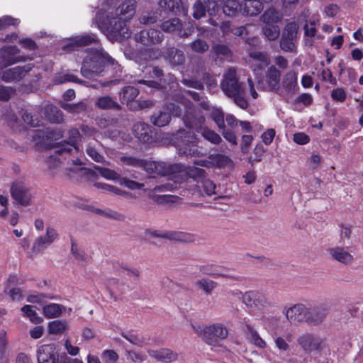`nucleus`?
Wrapping results in <instances>:
<instances>
[{
	"label": "nucleus",
	"instance_id": "nucleus-13",
	"mask_svg": "<svg viewBox=\"0 0 363 363\" xmlns=\"http://www.w3.org/2000/svg\"><path fill=\"white\" fill-rule=\"evenodd\" d=\"M150 235L155 238H165L177 242H192L196 240L194 235L181 231L154 230L150 232Z\"/></svg>",
	"mask_w": 363,
	"mask_h": 363
},
{
	"label": "nucleus",
	"instance_id": "nucleus-46",
	"mask_svg": "<svg viewBox=\"0 0 363 363\" xmlns=\"http://www.w3.org/2000/svg\"><path fill=\"white\" fill-rule=\"evenodd\" d=\"M196 286L203 290L206 294H211L217 286L214 281L203 278L196 282Z\"/></svg>",
	"mask_w": 363,
	"mask_h": 363
},
{
	"label": "nucleus",
	"instance_id": "nucleus-30",
	"mask_svg": "<svg viewBox=\"0 0 363 363\" xmlns=\"http://www.w3.org/2000/svg\"><path fill=\"white\" fill-rule=\"evenodd\" d=\"M201 107L205 110H210V116L216 123L219 129H224L225 119L223 111L220 108L213 107L210 109V106L207 102L203 101L201 104Z\"/></svg>",
	"mask_w": 363,
	"mask_h": 363
},
{
	"label": "nucleus",
	"instance_id": "nucleus-32",
	"mask_svg": "<svg viewBox=\"0 0 363 363\" xmlns=\"http://www.w3.org/2000/svg\"><path fill=\"white\" fill-rule=\"evenodd\" d=\"M282 86L289 94L296 92L298 88L297 74L294 71L288 72L283 78Z\"/></svg>",
	"mask_w": 363,
	"mask_h": 363
},
{
	"label": "nucleus",
	"instance_id": "nucleus-49",
	"mask_svg": "<svg viewBox=\"0 0 363 363\" xmlns=\"http://www.w3.org/2000/svg\"><path fill=\"white\" fill-rule=\"evenodd\" d=\"M255 291H250L242 294L241 291L237 290L234 292V294L238 298L241 297L243 303H245L247 307L253 308L255 306V303H253V298H255Z\"/></svg>",
	"mask_w": 363,
	"mask_h": 363
},
{
	"label": "nucleus",
	"instance_id": "nucleus-64",
	"mask_svg": "<svg viewBox=\"0 0 363 363\" xmlns=\"http://www.w3.org/2000/svg\"><path fill=\"white\" fill-rule=\"evenodd\" d=\"M119 184L121 185H124L125 186L130 189H139L144 186L143 184H140L136 182L129 180L125 178H121V179L119 180Z\"/></svg>",
	"mask_w": 363,
	"mask_h": 363
},
{
	"label": "nucleus",
	"instance_id": "nucleus-6",
	"mask_svg": "<svg viewBox=\"0 0 363 363\" xmlns=\"http://www.w3.org/2000/svg\"><path fill=\"white\" fill-rule=\"evenodd\" d=\"M176 139L175 146L179 155L186 157H199L202 155L198 147L199 139L195 134L179 130Z\"/></svg>",
	"mask_w": 363,
	"mask_h": 363
},
{
	"label": "nucleus",
	"instance_id": "nucleus-59",
	"mask_svg": "<svg viewBox=\"0 0 363 363\" xmlns=\"http://www.w3.org/2000/svg\"><path fill=\"white\" fill-rule=\"evenodd\" d=\"M192 50L196 52H204L208 49V45L204 40L201 39L196 40L191 43Z\"/></svg>",
	"mask_w": 363,
	"mask_h": 363
},
{
	"label": "nucleus",
	"instance_id": "nucleus-26",
	"mask_svg": "<svg viewBox=\"0 0 363 363\" xmlns=\"http://www.w3.org/2000/svg\"><path fill=\"white\" fill-rule=\"evenodd\" d=\"M262 9V4L259 0H245L240 6V12L249 16L257 15Z\"/></svg>",
	"mask_w": 363,
	"mask_h": 363
},
{
	"label": "nucleus",
	"instance_id": "nucleus-11",
	"mask_svg": "<svg viewBox=\"0 0 363 363\" xmlns=\"http://www.w3.org/2000/svg\"><path fill=\"white\" fill-rule=\"evenodd\" d=\"M19 49L16 46H4L0 49V68L10 66L19 62L26 61V58L18 55Z\"/></svg>",
	"mask_w": 363,
	"mask_h": 363
},
{
	"label": "nucleus",
	"instance_id": "nucleus-28",
	"mask_svg": "<svg viewBox=\"0 0 363 363\" xmlns=\"http://www.w3.org/2000/svg\"><path fill=\"white\" fill-rule=\"evenodd\" d=\"M133 133L143 143H148L151 139V130L149 125L143 122L135 123L133 128Z\"/></svg>",
	"mask_w": 363,
	"mask_h": 363
},
{
	"label": "nucleus",
	"instance_id": "nucleus-24",
	"mask_svg": "<svg viewBox=\"0 0 363 363\" xmlns=\"http://www.w3.org/2000/svg\"><path fill=\"white\" fill-rule=\"evenodd\" d=\"M147 352L152 358L164 363H169L177 359V354L167 348L149 350Z\"/></svg>",
	"mask_w": 363,
	"mask_h": 363
},
{
	"label": "nucleus",
	"instance_id": "nucleus-3",
	"mask_svg": "<svg viewBox=\"0 0 363 363\" xmlns=\"http://www.w3.org/2000/svg\"><path fill=\"white\" fill-rule=\"evenodd\" d=\"M220 86L225 95L232 99L237 106L242 109L247 108L246 87L239 82L235 68H230L223 74Z\"/></svg>",
	"mask_w": 363,
	"mask_h": 363
},
{
	"label": "nucleus",
	"instance_id": "nucleus-7",
	"mask_svg": "<svg viewBox=\"0 0 363 363\" xmlns=\"http://www.w3.org/2000/svg\"><path fill=\"white\" fill-rule=\"evenodd\" d=\"M296 343L307 354L319 353L325 348V339L313 333L306 332L299 335Z\"/></svg>",
	"mask_w": 363,
	"mask_h": 363
},
{
	"label": "nucleus",
	"instance_id": "nucleus-47",
	"mask_svg": "<svg viewBox=\"0 0 363 363\" xmlns=\"http://www.w3.org/2000/svg\"><path fill=\"white\" fill-rule=\"evenodd\" d=\"M94 168L101 175V177L108 180L118 181L119 182V180L121 178L120 174L113 169L99 166H95Z\"/></svg>",
	"mask_w": 363,
	"mask_h": 363
},
{
	"label": "nucleus",
	"instance_id": "nucleus-22",
	"mask_svg": "<svg viewBox=\"0 0 363 363\" xmlns=\"http://www.w3.org/2000/svg\"><path fill=\"white\" fill-rule=\"evenodd\" d=\"M164 10L174 12L175 13H182L186 16L188 13L187 0H179V2H175L174 0H160L159 3Z\"/></svg>",
	"mask_w": 363,
	"mask_h": 363
},
{
	"label": "nucleus",
	"instance_id": "nucleus-15",
	"mask_svg": "<svg viewBox=\"0 0 363 363\" xmlns=\"http://www.w3.org/2000/svg\"><path fill=\"white\" fill-rule=\"evenodd\" d=\"M58 238L57 230L52 227L48 226L46 228V233L38 237L33 245L34 252H40L47 249Z\"/></svg>",
	"mask_w": 363,
	"mask_h": 363
},
{
	"label": "nucleus",
	"instance_id": "nucleus-34",
	"mask_svg": "<svg viewBox=\"0 0 363 363\" xmlns=\"http://www.w3.org/2000/svg\"><path fill=\"white\" fill-rule=\"evenodd\" d=\"M280 72L274 66H271L267 71L266 77L269 86L272 90H277L279 86Z\"/></svg>",
	"mask_w": 363,
	"mask_h": 363
},
{
	"label": "nucleus",
	"instance_id": "nucleus-45",
	"mask_svg": "<svg viewBox=\"0 0 363 363\" xmlns=\"http://www.w3.org/2000/svg\"><path fill=\"white\" fill-rule=\"evenodd\" d=\"M210 159L212 160V167H217L223 168L230 166L233 164L232 160L228 157L223 155H211Z\"/></svg>",
	"mask_w": 363,
	"mask_h": 363
},
{
	"label": "nucleus",
	"instance_id": "nucleus-25",
	"mask_svg": "<svg viewBox=\"0 0 363 363\" xmlns=\"http://www.w3.org/2000/svg\"><path fill=\"white\" fill-rule=\"evenodd\" d=\"M208 336L206 342L212 345L213 340L211 336L216 337L220 340H224L228 337V331L225 326L221 323H214L208 325Z\"/></svg>",
	"mask_w": 363,
	"mask_h": 363
},
{
	"label": "nucleus",
	"instance_id": "nucleus-60",
	"mask_svg": "<svg viewBox=\"0 0 363 363\" xmlns=\"http://www.w3.org/2000/svg\"><path fill=\"white\" fill-rule=\"evenodd\" d=\"M218 265L213 264H203L199 267V271L201 273L206 275H210L215 277V274H218V270L216 269Z\"/></svg>",
	"mask_w": 363,
	"mask_h": 363
},
{
	"label": "nucleus",
	"instance_id": "nucleus-36",
	"mask_svg": "<svg viewBox=\"0 0 363 363\" xmlns=\"http://www.w3.org/2000/svg\"><path fill=\"white\" fill-rule=\"evenodd\" d=\"M71 43L69 44V46L71 48H75L77 47H81L84 45H89L92 43H96L97 39L94 35H89L84 34L82 35H77L72 37L71 39Z\"/></svg>",
	"mask_w": 363,
	"mask_h": 363
},
{
	"label": "nucleus",
	"instance_id": "nucleus-9",
	"mask_svg": "<svg viewBox=\"0 0 363 363\" xmlns=\"http://www.w3.org/2000/svg\"><path fill=\"white\" fill-rule=\"evenodd\" d=\"M298 26L294 23L286 25L280 41L281 48L286 52H294L296 50L295 42L297 38Z\"/></svg>",
	"mask_w": 363,
	"mask_h": 363
},
{
	"label": "nucleus",
	"instance_id": "nucleus-63",
	"mask_svg": "<svg viewBox=\"0 0 363 363\" xmlns=\"http://www.w3.org/2000/svg\"><path fill=\"white\" fill-rule=\"evenodd\" d=\"M203 188L208 196H211L216 194V186L213 181L208 179H205L203 181Z\"/></svg>",
	"mask_w": 363,
	"mask_h": 363
},
{
	"label": "nucleus",
	"instance_id": "nucleus-19",
	"mask_svg": "<svg viewBox=\"0 0 363 363\" xmlns=\"http://www.w3.org/2000/svg\"><path fill=\"white\" fill-rule=\"evenodd\" d=\"M162 34L155 29L144 30L135 35V40L145 45L160 43L162 40Z\"/></svg>",
	"mask_w": 363,
	"mask_h": 363
},
{
	"label": "nucleus",
	"instance_id": "nucleus-8",
	"mask_svg": "<svg viewBox=\"0 0 363 363\" xmlns=\"http://www.w3.org/2000/svg\"><path fill=\"white\" fill-rule=\"evenodd\" d=\"M182 98L187 99L184 96H177L176 100L179 105L176 106L174 104H167L164 111H160L152 116V123L156 126L163 127L169 124L171 120L170 113L177 116H183L185 108L181 104Z\"/></svg>",
	"mask_w": 363,
	"mask_h": 363
},
{
	"label": "nucleus",
	"instance_id": "nucleus-31",
	"mask_svg": "<svg viewBox=\"0 0 363 363\" xmlns=\"http://www.w3.org/2000/svg\"><path fill=\"white\" fill-rule=\"evenodd\" d=\"M18 278L16 276L11 275L7 279V285L5 292L11 297L13 301H20L22 298V291L20 288L13 287L17 283Z\"/></svg>",
	"mask_w": 363,
	"mask_h": 363
},
{
	"label": "nucleus",
	"instance_id": "nucleus-56",
	"mask_svg": "<svg viewBox=\"0 0 363 363\" xmlns=\"http://www.w3.org/2000/svg\"><path fill=\"white\" fill-rule=\"evenodd\" d=\"M66 82H74L77 83H81V81L77 79V78L72 74L66 73V74H60L56 76L54 82L55 84H62Z\"/></svg>",
	"mask_w": 363,
	"mask_h": 363
},
{
	"label": "nucleus",
	"instance_id": "nucleus-35",
	"mask_svg": "<svg viewBox=\"0 0 363 363\" xmlns=\"http://www.w3.org/2000/svg\"><path fill=\"white\" fill-rule=\"evenodd\" d=\"M165 58L173 66L182 65L185 61L184 52L174 48L167 51Z\"/></svg>",
	"mask_w": 363,
	"mask_h": 363
},
{
	"label": "nucleus",
	"instance_id": "nucleus-10",
	"mask_svg": "<svg viewBox=\"0 0 363 363\" xmlns=\"http://www.w3.org/2000/svg\"><path fill=\"white\" fill-rule=\"evenodd\" d=\"M161 28L164 32L176 33L181 38H186L191 35L194 31L193 26L190 23L183 25L179 18H173L163 22Z\"/></svg>",
	"mask_w": 363,
	"mask_h": 363
},
{
	"label": "nucleus",
	"instance_id": "nucleus-17",
	"mask_svg": "<svg viewBox=\"0 0 363 363\" xmlns=\"http://www.w3.org/2000/svg\"><path fill=\"white\" fill-rule=\"evenodd\" d=\"M33 67V64L8 69L1 73V79L6 82L18 81L24 77Z\"/></svg>",
	"mask_w": 363,
	"mask_h": 363
},
{
	"label": "nucleus",
	"instance_id": "nucleus-16",
	"mask_svg": "<svg viewBox=\"0 0 363 363\" xmlns=\"http://www.w3.org/2000/svg\"><path fill=\"white\" fill-rule=\"evenodd\" d=\"M59 354L54 344L40 346L37 351L38 363H56Z\"/></svg>",
	"mask_w": 363,
	"mask_h": 363
},
{
	"label": "nucleus",
	"instance_id": "nucleus-44",
	"mask_svg": "<svg viewBox=\"0 0 363 363\" xmlns=\"http://www.w3.org/2000/svg\"><path fill=\"white\" fill-rule=\"evenodd\" d=\"M264 36L269 40H274L278 38L280 34L279 28L275 24L265 23L262 29Z\"/></svg>",
	"mask_w": 363,
	"mask_h": 363
},
{
	"label": "nucleus",
	"instance_id": "nucleus-27",
	"mask_svg": "<svg viewBox=\"0 0 363 363\" xmlns=\"http://www.w3.org/2000/svg\"><path fill=\"white\" fill-rule=\"evenodd\" d=\"M135 13V0H127L124 1L116 11V14L121 16L120 19H130Z\"/></svg>",
	"mask_w": 363,
	"mask_h": 363
},
{
	"label": "nucleus",
	"instance_id": "nucleus-50",
	"mask_svg": "<svg viewBox=\"0 0 363 363\" xmlns=\"http://www.w3.org/2000/svg\"><path fill=\"white\" fill-rule=\"evenodd\" d=\"M253 303H255L253 308H257L258 310H262L269 305V302L264 294L257 291L255 292Z\"/></svg>",
	"mask_w": 363,
	"mask_h": 363
},
{
	"label": "nucleus",
	"instance_id": "nucleus-37",
	"mask_svg": "<svg viewBox=\"0 0 363 363\" xmlns=\"http://www.w3.org/2000/svg\"><path fill=\"white\" fill-rule=\"evenodd\" d=\"M65 310V308L57 303H50L43 306V313L47 318H55L59 317L62 312Z\"/></svg>",
	"mask_w": 363,
	"mask_h": 363
},
{
	"label": "nucleus",
	"instance_id": "nucleus-14",
	"mask_svg": "<svg viewBox=\"0 0 363 363\" xmlns=\"http://www.w3.org/2000/svg\"><path fill=\"white\" fill-rule=\"evenodd\" d=\"M11 196L18 203L23 206L30 204L32 195L29 189L22 182H15L11 189Z\"/></svg>",
	"mask_w": 363,
	"mask_h": 363
},
{
	"label": "nucleus",
	"instance_id": "nucleus-61",
	"mask_svg": "<svg viewBox=\"0 0 363 363\" xmlns=\"http://www.w3.org/2000/svg\"><path fill=\"white\" fill-rule=\"evenodd\" d=\"M206 11L208 13L210 16L215 15L218 11V6L217 2L215 0H203Z\"/></svg>",
	"mask_w": 363,
	"mask_h": 363
},
{
	"label": "nucleus",
	"instance_id": "nucleus-51",
	"mask_svg": "<svg viewBox=\"0 0 363 363\" xmlns=\"http://www.w3.org/2000/svg\"><path fill=\"white\" fill-rule=\"evenodd\" d=\"M101 357L105 363H117L119 359V355L113 350H104Z\"/></svg>",
	"mask_w": 363,
	"mask_h": 363
},
{
	"label": "nucleus",
	"instance_id": "nucleus-54",
	"mask_svg": "<svg viewBox=\"0 0 363 363\" xmlns=\"http://www.w3.org/2000/svg\"><path fill=\"white\" fill-rule=\"evenodd\" d=\"M127 358L134 363H142L147 359V356L141 352L130 350L127 352Z\"/></svg>",
	"mask_w": 363,
	"mask_h": 363
},
{
	"label": "nucleus",
	"instance_id": "nucleus-55",
	"mask_svg": "<svg viewBox=\"0 0 363 363\" xmlns=\"http://www.w3.org/2000/svg\"><path fill=\"white\" fill-rule=\"evenodd\" d=\"M94 186H96L98 189H104L106 191L111 192L116 195H123L125 194V192L122 190L119 189L118 188L111 186L108 184L105 183H101V182H96L94 183Z\"/></svg>",
	"mask_w": 363,
	"mask_h": 363
},
{
	"label": "nucleus",
	"instance_id": "nucleus-42",
	"mask_svg": "<svg viewBox=\"0 0 363 363\" xmlns=\"http://www.w3.org/2000/svg\"><path fill=\"white\" fill-rule=\"evenodd\" d=\"M21 311L33 323L39 324L43 321V318L37 314L33 306L26 305L21 308Z\"/></svg>",
	"mask_w": 363,
	"mask_h": 363
},
{
	"label": "nucleus",
	"instance_id": "nucleus-48",
	"mask_svg": "<svg viewBox=\"0 0 363 363\" xmlns=\"http://www.w3.org/2000/svg\"><path fill=\"white\" fill-rule=\"evenodd\" d=\"M122 336L131 344L143 347L147 344L146 339L142 336L132 333H122Z\"/></svg>",
	"mask_w": 363,
	"mask_h": 363
},
{
	"label": "nucleus",
	"instance_id": "nucleus-53",
	"mask_svg": "<svg viewBox=\"0 0 363 363\" xmlns=\"http://www.w3.org/2000/svg\"><path fill=\"white\" fill-rule=\"evenodd\" d=\"M193 9V16L194 18L200 19L205 16L206 9L204 6L203 1H196L194 4Z\"/></svg>",
	"mask_w": 363,
	"mask_h": 363
},
{
	"label": "nucleus",
	"instance_id": "nucleus-52",
	"mask_svg": "<svg viewBox=\"0 0 363 363\" xmlns=\"http://www.w3.org/2000/svg\"><path fill=\"white\" fill-rule=\"evenodd\" d=\"M20 20L10 16H4L0 18V30L6 29L11 26H17Z\"/></svg>",
	"mask_w": 363,
	"mask_h": 363
},
{
	"label": "nucleus",
	"instance_id": "nucleus-43",
	"mask_svg": "<svg viewBox=\"0 0 363 363\" xmlns=\"http://www.w3.org/2000/svg\"><path fill=\"white\" fill-rule=\"evenodd\" d=\"M240 6L237 0H227L223 5V12L228 16H233L240 11Z\"/></svg>",
	"mask_w": 363,
	"mask_h": 363
},
{
	"label": "nucleus",
	"instance_id": "nucleus-62",
	"mask_svg": "<svg viewBox=\"0 0 363 363\" xmlns=\"http://www.w3.org/2000/svg\"><path fill=\"white\" fill-rule=\"evenodd\" d=\"M15 90L11 86H0V100L7 101L13 94Z\"/></svg>",
	"mask_w": 363,
	"mask_h": 363
},
{
	"label": "nucleus",
	"instance_id": "nucleus-40",
	"mask_svg": "<svg viewBox=\"0 0 363 363\" xmlns=\"http://www.w3.org/2000/svg\"><path fill=\"white\" fill-rule=\"evenodd\" d=\"M282 18V15L277 11L274 9H269L267 10L262 16V19L264 23L275 24L280 21Z\"/></svg>",
	"mask_w": 363,
	"mask_h": 363
},
{
	"label": "nucleus",
	"instance_id": "nucleus-39",
	"mask_svg": "<svg viewBox=\"0 0 363 363\" xmlns=\"http://www.w3.org/2000/svg\"><path fill=\"white\" fill-rule=\"evenodd\" d=\"M96 106L101 109H120L119 104L111 96H103L96 101Z\"/></svg>",
	"mask_w": 363,
	"mask_h": 363
},
{
	"label": "nucleus",
	"instance_id": "nucleus-1",
	"mask_svg": "<svg viewBox=\"0 0 363 363\" xmlns=\"http://www.w3.org/2000/svg\"><path fill=\"white\" fill-rule=\"evenodd\" d=\"M113 0H101L95 22L110 40L122 41L130 36V32L123 21L113 16Z\"/></svg>",
	"mask_w": 363,
	"mask_h": 363
},
{
	"label": "nucleus",
	"instance_id": "nucleus-18",
	"mask_svg": "<svg viewBox=\"0 0 363 363\" xmlns=\"http://www.w3.org/2000/svg\"><path fill=\"white\" fill-rule=\"evenodd\" d=\"M328 252L333 259L342 264L350 265L354 262V257L347 248L335 246L329 248Z\"/></svg>",
	"mask_w": 363,
	"mask_h": 363
},
{
	"label": "nucleus",
	"instance_id": "nucleus-29",
	"mask_svg": "<svg viewBox=\"0 0 363 363\" xmlns=\"http://www.w3.org/2000/svg\"><path fill=\"white\" fill-rule=\"evenodd\" d=\"M139 94V91L133 86H128L120 93V100L122 104L127 105L130 110V106L135 102V99Z\"/></svg>",
	"mask_w": 363,
	"mask_h": 363
},
{
	"label": "nucleus",
	"instance_id": "nucleus-5",
	"mask_svg": "<svg viewBox=\"0 0 363 363\" xmlns=\"http://www.w3.org/2000/svg\"><path fill=\"white\" fill-rule=\"evenodd\" d=\"M114 60L102 48L90 51L83 61L81 68L82 75L86 78H92L101 74L106 64L113 65Z\"/></svg>",
	"mask_w": 363,
	"mask_h": 363
},
{
	"label": "nucleus",
	"instance_id": "nucleus-20",
	"mask_svg": "<svg viewBox=\"0 0 363 363\" xmlns=\"http://www.w3.org/2000/svg\"><path fill=\"white\" fill-rule=\"evenodd\" d=\"M80 138V133L76 128H72L69 131V143L57 145L55 152L59 155L72 152V151L78 152L79 147L76 145V142Z\"/></svg>",
	"mask_w": 363,
	"mask_h": 363
},
{
	"label": "nucleus",
	"instance_id": "nucleus-38",
	"mask_svg": "<svg viewBox=\"0 0 363 363\" xmlns=\"http://www.w3.org/2000/svg\"><path fill=\"white\" fill-rule=\"evenodd\" d=\"M69 329L68 322L65 320H56L48 323V330L50 334H62Z\"/></svg>",
	"mask_w": 363,
	"mask_h": 363
},
{
	"label": "nucleus",
	"instance_id": "nucleus-41",
	"mask_svg": "<svg viewBox=\"0 0 363 363\" xmlns=\"http://www.w3.org/2000/svg\"><path fill=\"white\" fill-rule=\"evenodd\" d=\"M213 53L217 59L230 60L232 57V52L225 45H216L213 46Z\"/></svg>",
	"mask_w": 363,
	"mask_h": 363
},
{
	"label": "nucleus",
	"instance_id": "nucleus-57",
	"mask_svg": "<svg viewBox=\"0 0 363 363\" xmlns=\"http://www.w3.org/2000/svg\"><path fill=\"white\" fill-rule=\"evenodd\" d=\"M191 326L193 330V331L196 333L198 335L202 337L207 340V336H208V325H201L199 323L196 322H191Z\"/></svg>",
	"mask_w": 363,
	"mask_h": 363
},
{
	"label": "nucleus",
	"instance_id": "nucleus-23",
	"mask_svg": "<svg viewBox=\"0 0 363 363\" xmlns=\"http://www.w3.org/2000/svg\"><path fill=\"white\" fill-rule=\"evenodd\" d=\"M250 65L252 69L255 72L257 69H262L267 67L269 62L270 59L269 56L262 52L253 51L250 52Z\"/></svg>",
	"mask_w": 363,
	"mask_h": 363
},
{
	"label": "nucleus",
	"instance_id": "nucleus-4",
	"mask_svg": "<svg viewBox=\"0 0 363 363\" xmlns=\"http://www.w3.org/2000/svg\"><path fill=\"white\" fill-rule=\"evenodd\" d=\"M171 172V181L174 183H165L161 185H157L152 188L155 192H163L172 191L177 188V184H181L186 181L188 177L197 179L203 178L206 172L204 169L196 167H185L180 164H174L169 166Z\"/></svg>",
	"mask_w": 363,
	"mask_h": 363
},
{
	"label": "nucleus",
	"instance_id": "nucleus-33",
	"mask_svg": "<svg viewBox=\"0 0 363 363\" xmlns=\"http://www.w3.org/2000/svg\"><path fill=\"white\" fill-rule=\"evenodd\" d=\"M328 308L326 306H320L313 309H310L308 323L318 325L326 317Z\"/></svg>",
	"mask_w": 363,
	"mask_h": 363
},
{
	"label": "nucleus",
	"instance_id": "nucleus-2",
	"mask_svg": "<svg viewBox=\"0 0 363 363\" xmlns=\"http://www.w3.org/2000/svg\"><path fill=\"white\" fill-rule=\"evenodd\" d=\"M181 104L185 108L182 118L185 126L201 133V135L211 143L219 144L222 140L221 138L215 131L203 125L205 118L193 104L184 98H182Z\"/></svg>",
	"mask_w": 363,
	"mask_h": 363
},
{
	"label": "nucleus",
	"instance_id": "nucleus-58",
	"mask_svg": "<svg viewBox=\"0 0 363 363\" xmlns=\"http://www.w3.org/2000/svg\"><path fill=\"white\" fill-rule=\"evenodd\" d=\"M331 98L334 101L343 103L347 98V93L342 88H337L331 91Z\"/></svg>",
	"mask_w": 363,
	"mask_h": 363
},
{
	"label": "nucleus",
	"instance_id": "nucleus-12",
	"mask_svg": "<svg viewBox=\"0 0 363 363\" xmlns=\"http://www.w3.org/2000/svg\"><path fill=\"white\" fill-rule=\"evenodd\" d=\"M310 308L303 304H296L286 311L287 320L291 324H298L303 322L308 323Z\"/></svg>",
	"mask_w": 363,
	"mask_h": 363
},
{
	"label": "nucleus",
	"instance_id": "nucleus-21",
	"mask_svg": "<svg viewBox=\"0 0 363 363\" xmlns=\"http://www.w3.org/2000/svg\"><path fill=\"white\" fill-rule=\"evenodd\" d=\"M169 165H166L164 163L154 162V161H143L140 167H143L144 169L149 174H157L164 176H167L168 179L171 181V172L169 170Z\"/></svg>",
	"mask_w": 363,
	"mask_h": 363
}]
</instances>
